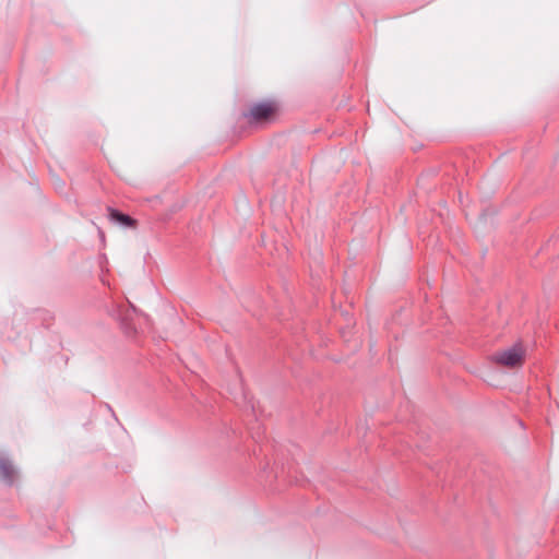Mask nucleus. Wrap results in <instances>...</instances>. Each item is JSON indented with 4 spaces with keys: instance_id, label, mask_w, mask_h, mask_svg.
Masks as SVG:
<instances>
[{
    "instance_id": "f257e3e1",
    "label": "nucleus",
    "mask_w": 559,
    "mask_h": 559,
    "mask_svg": "<svg viewBox=\"0 0 559 559\" xmlns=\"http://www.w3.org/2000/svg\"><path fill=\"white\" fill-rule=\"evenodd\" d=\"M525 354L524 346L518 343L510 348L493 354L492 360L500 367L509 369L520 368L525 361Z\"/></svg>"
},
{
    "instance_id": "f03ea898",
    "label": "nucleus",
    "mask_w": 559,
    "mask_h": 559,
    "mask_svg": "<svg viewBox=\"0 0 559 559\" xmlns=\"http://www.w3.org/2000/svg\"><path fill=\"white\" fill-rule=\"evenodd\" d=\"M278 110L280 107L276 102H262L250 107L247 114V118L250 122L265 123L274 120L278 114Z\"/></svg>"
},
{
    "instance_id": "7ed1b4c3",
    "label": "nucleus",
    "mask_w": 559,
    "mask_h": 559,
    "mask_svg": "<svg viewBox=\"0 0 559 559\" xmlns=\"http://www.w3.org/2000/svg\"><path fill=\"white\" fill-rule=\"evenodd\" d=\"M109 218L114 222H117V223L123 225L124 227H128V228L136 227V221L134 218H132L131 216L126 215L123 213H120L119 211L114 210V209H109Z\"/></svg>"
},
{
    "instance_id": "20e7f679",
    "label": "nucleus",
    "mask_w": 559,
    "mask_h": 559,
    "mask_svg": "<svg viewBox=\"0 0 559 559\" xmlns=\"http://www.w3.org/2000/svg\"><path fill=\"white\" fill-rule=\"evenodd\" d=\"M0 476L8 481H11L14 477V469L12 465L2 459L0 460Z\"/></svg>"
}]
</instances>
